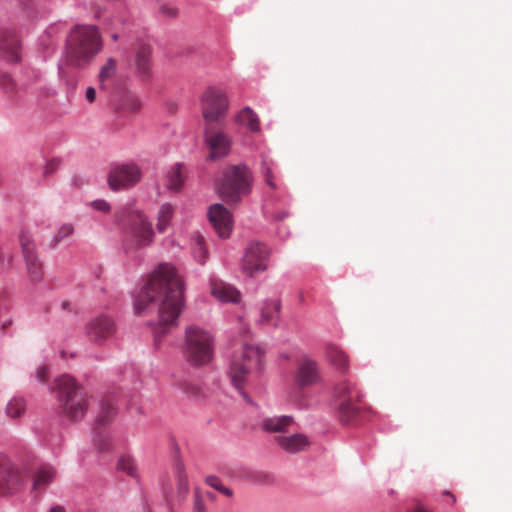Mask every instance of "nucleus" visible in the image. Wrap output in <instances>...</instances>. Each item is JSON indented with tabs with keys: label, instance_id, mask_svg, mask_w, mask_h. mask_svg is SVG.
<instances>
[{
	"label": "nucleus",
	"instance_id": "obj_29",
	"mask_svg": "<svg viewBox=\"0 0 512 512\" xmlns=\"http://www.w3.org/2000/svg\"><path fill=\"white\" fill-rule=\"evenodd\" d=\"M141 102L139 98L132 93H126L121 96L116 107L117 111L122 114L133 113L140 109Z\"/></svg>",
	"mask_w": 512,
	"mask_h": 512
},
{
	"label": "nucleus",
	"instance_id": "obj_33",
	"mask_svg": "<svg viewBox=\"0 0 512 512\" xmlns=\"http://www.w3.org/2000/svg\"><path fill=\"white\" fill-rule=\"evenodd\" d=\"M174 209L170 204H163L158 212V222H157V229L159 232H164L166 227L168 226L172 215H173Z\"/></svg>",
	"mask_w": 512,
	"mask_h": 512
},
{
	"label": "nucleus",
	"instance_id": "obj_10",
	"mask_svg": "<svg viewBox=\"0 0 512 512\" xmlns=\"http://www.w3.org/2000/svg\"><path fill=\"white\" fill-rule=\"evenodd\" d=\"M19 244L26 263L29 281L37 284L43 279V266L37 256L34 240L28 231H20Z\"/></svg>",
	"mask_w": 512,
	"mask_h": 512
},
{
	"label": "nucleus",
	"instance_id": "obj_24",
	"mask_svg": "<svg viewBox=\"0 0 512 512\" xmlns=\"http://www.w3.org/2000/svg\"><path fill=\"white\" fill-rule=\"evenodd\" d=\"M326 355L329 362L340 372L345 373L349 367V360L346 353L335 345H328Z\"/></svg>",
	"mask_w": 512,
	"mask_h": 512
},
{
	"label": "nucleus",
	"instance_id": "obj_20",
	"mask_svg": "<svg viewBox=\"0 0 512 512\" xmlns=\"http://www.w3.org/2000/svg\"><path fill=\"white\" fill-rule=\"evenodd\" d=\"M275 442L288 453H297L307 449L310 445L304 434H293L290 436H275Z\"/></svg>",
	"mask_w": 512,
	"mask_h": 512
},
{
	"label": "nucleus",
	"instance_id": "obj_4",
	"mask_svg": "<svg viewBox=\"0 0 512 512\" xmlns=\"http://www.w3.org/2000/svg\"><path fill=\"white\" fill-rule=\"evenodd\" d=\"M55 390L63 413L72 420L82 419L89 405L87 392L78 386L69 375H62L55 380Z\"/></svg>",
	"mask_w": 512,
	"mask_h": 512
},
{
	"label": "nucleus",
	"instance_id": "obj_50",
	"mask_svg": "<svg viewBox=\"0 0 512 512\" xmlns=\"http://www.w3.org/2000/svg\"><path fill=\"white\" fill-rule=\"evenodd\" d=\"M413 512H431L430 510H428L426 507H424L423 505H417L415 507V509L413 510Z\"/></svg>",
	"mask_w": 512,
	"mask_h": 512
},
{
	"label": "nucleus",
	"instance_id": "obj_52",
	"mask_svg": "<svg viewBox=\"0 0 512 512\" xmlns=\"http://www.w3.org/2000/svg\"><path fill=\"white\" fill-rule=\"evenodd\" d=\"M203 495H204V499H205V498H208V499H210V500H212V501H213V500H215V496H214V494H213V493H211V492H209V491H206L205 493H203Z\"/></svg>",
	"mask_w": 512,
	"mask_h": 512
},
{
	"label": "nucleus",
	"instance_id": "obj_41",
	"mask_svg": "<svg viewBox=\"0 0 512 512\" xmlns=\"http://www.w3.org/2000/svg\"><path fill=\"white\" fill-rule=\"evenodd\" d=\"M60 166V160L59 159H51L49 160L45 167H44V171H43V176L44 177H49L50 175H52Z\"/></svg>",
	"mask_w": 512,
	"mask_h": 512
},
{
	"label": "nucleus",
	"instance_id": "obj_22",
	"mask_svg": "<svg viewBox=\"0 0 512 512\" xmlns=\"http://www.w3.org/2000/svg\"><path fill=\"white\" fill-rule=\"evenodd\" d=\"M294 420L291 416L281 415L264 418L261 427L269 433H285L293 425Z\"/></svg>",
	"mask_w": 512,
	"mask_h": 512
},
{
	"label": "nucleus",
	"instance_id": "obj_54",
	"mask_svg": "<svg viewBox=\"0 0 512 512\" xmlns=\"http://www.w3.org/2000/svg\"><path fill=\"white\" fill-rule=\"evenodd\" d=\"M67 305H68V303H67V302H64V303H63V307H64V308H66V306H67Z\"/></svg>",
	"mask_w": 512,
	"mask_h": 512
},
{
	"label": "nucleus",
	"instance_id": "obj_40",
	"mask_svg": "<svg viewBox=\"0 0 512 512\" xmlns=\"http://www.w3.org/2000/svg\"><path fill=\"white\" fill-rule=\"evenodd\" d=\"M159 11L163 16L168 18H176L179 14L178 8L169 4H162L159 7Z\"/></svg>",
	"mask_w": 512,
	"mask_h": 512
},
{
	"label": "nucleus",
	"instance_id": "obj_43",
	"mask_svg": "<svg viewBox=\"0 0 512 512\" xmlns=\"http://www.w3.org/2000/svg\"><path fill=\"white\" fill-rule=\"evenodd\" d=\"M180 387L185 393H187L190 396L196 397L200 393V388L193 383L183 382Z\"/></svg>",
	"mask_w": 512,
	"mask_h": 512
},
{
	"label": "nucleus",
	"instance_id": "obj_37",
	"mask_svg": "<svg viewBox=\"0 0 512 512\" xmlns=\"http://www.w3.org/2000/svg\"><path fill=\"white\" fill-rule=\"evenodd\" d=\"M118 470L125 472L129 476H136V465L131 456L123 455L119 458L117 463Z\"/></svg>",
	"mask_w": 512,
	"mask_h": 512
},
{
	"label": "nucleus",
	"instance_id": "obj_32",
	"mask_svg": "<svg viewBox=\"0 0 512 512\" xmlns=\"http://www.w3.org/2000/svg\"><path fill=\"white\" fill-rule=\"evenodd\" d=\"M26 411V403L23 398L14 397L6 406V414L8 417L16 419L24 415Z\"/></svg>",
	"mask_w": 512,
	"mask_h": 512
},
{
	"label": "nucleus",
	"instance_id": "obj_5",
	"mask_svg": "<svg viewBox=\"0 0 512 512\" xmlns=\"http://www.w3.org/2000/svg\"><path fill=\"white\" fill-rule=\"evenodd\" d=\"M183 354L186 361L195 367L208 365L214 354V338L212 334L197 326L186 328Z\"/></svg>",
	"mask_w": 512,
	"mask_h": 512
},
{
	"label": "nucleus",
	"instance_id": "obj_13",
	"mask_svg": "<svg viewBox=\"0 0 512 512\" xmlns=\"http://www.w3.org/2000/svg\"><path fill=\"white\" fill-rule=\"evenodd\" d=\"M22 58V40L15 28H0V59L6 63L17 64Z\"/></svg>",
	"mask_w": 512,
	"mask_h": 512
},
{
	"label": "nucleus",
	"instance_id": "obj_16",
	"mask_svg": "<svg viewBox=\"0 0 512 512\" xmlns=\"http://www.w3.org/2000/svg\"><path fill=\"white\" fill-rule=\"evenodd\" d=\"M205 143L210 150L211 158H220L228 154L231 138L222 126H207L204 128Z\"/></svg>",
	"mask_w": 512,
	"mask_h": 512
},
{
	"label": "nucleus",
	"instance_id": "obj_6",
	"mask_svg": "<svg viewBox=\"0 0 512 512\" xmlns=\"http://www.w3.org/2000/svg\"><path fill=\"white\" fill-rule=\"evenodd\" d=\"M117 219L131 247L142 248L152 243V225L140 210L123 208L117 213Z\"/></svg>",
	"mask_w": 512,
	"mask_h": 512
},
{
	"label": "nucleus",
	"instance_id": "obj_12",
	"mask_svg": "<svg viewBox=\"0 0 512 512\" xmlns=\"http://www.w3.org/2000/svg\"><path fill=\"white\" fill-rule=\"evenodd\" d=\"M116 332L114 320L104 314L91 318L85 326V335L89 342L102 345L110 340Z\"/></svg>",
	"mask_w": 512,
	"mask_h": 512
},
{
	"label": "nucleus",
	"instance_id": "obj_47",
	"mask_svg": "<svg viewBox=\"0 0 512 512\" xmlns=\"http://www.w3.org/2000/svg\"><path fill=\"white\" fill-rule=\"evenodd\" d=\"M85 98L89 103H93L96 99V90L93 87L86 89Z\"/></svg>",
	"mask_w": 512,
	"mask_h": 512
},
{
	"label": "nucleus",
	"instance_id": "obj_28",
	"mask_svg": "<svg viewBox=\"0 0 512 512\" xmlns=\"http://www.w3.org/2000/svg\"><path fill=\"white\" fill-rule=\"evenodd\" d=\"M236 122L247 127L251 132H258L260 129L259 118L250 108H243L236 116Z\"/></svg>",
	"mask_w": 512,
	"mask_h": 512
},
{
	"label": "nucleus",
	"instance_id": "obj_35",
	"mask_svg": "<svg viewBox=\"0 0 512 512\" xmlns=\"http://www.w3.org/2000/svg\"><path fill=\"white\" fill-rule=\"evenodd\" d=\"M74 233V227L70 223H65L59 227L51 240V246L56 247L63 240L71 237Z\"/></svg>",
	"mask_w": 512,
	"mask_h": 512
},
{
	"label": "nucleus",
	"instance_id": "obj_49",
	"mask_svg": "<svg viewBox=\"0 0 512 512\" xmlns=\"http://www.w3.org/2000/svg\"><path fill=\"white\" fill-rule=\"evenodd\" d=\"M443 497L447 498V501H446L447 504L453 505L456 502L455 495H453L449 491H444L443 492Z\"/></svg>",
	"mask_w": 512,
	"mask_h": 512
},
{
	"label": "nucleus",
	"instance_id": "obj_45",
	"mask_svg": "<svg viewBox=\"0 0 512 512\" xmlns=\"http://www.w3.org/2000/svg\"><path fill=\"white\" fill-rule=\"evenodd\" d=\"M205 483L210 487L214 488L215 490L222 484L221 480L214 475L207 476L205 478Z\"/></svg>",
	"mask_w": 512,
	"mask_h": 512
},
{
	"label": "nucleus",
	"instance_id": "obj_46",
	"mask_svg": "<svg viewBox=\"0 0 512 512\" xmlns=\"http://www.w3.org/2000/svg\"><path fill=\"white\" fill-rule=\"evenodd\" d=\"M37 378L39 381L44 382L48 378L47 367L41 366L37 369Z\"/></svg>",
	"mask_w": 512,
	"mask_h": 512
},
{
	"label": "nucleus",
	"instance_id": "obj_3",
	"mask_svg": "<svg viewBox=\"0 0 512 512\" xmlns=\"http://www.w3.org/2000/svg\"><path fill=\"white\" fill-rule=\"evenodd\" d=\"M253 176L246 165H230L217 185L219 196L228 204H237L251 192Z\"/></svg>",
	"mask_w": 512,
	"mask_h": 512
},
{
	"label": "nucleus",
	"instance_id": "obj_38",
	"mask_svg": "<svg viewBox=\"0 0 512 512\" xmlns=\"http://www.w3.org/2000/svg\"><path fill=\"white\" fill-rule=\"evenodd\" d=\"M0 88L7 94L16 92V84L8 72L0 70Z\"/></svg>",
	"mask_w": 512,
	"mask_h": 512
},
{
	"label": "nucleus",
	"instance_id": "obj_48",
	"mask_svg": "<svg viewBox=\"0 0 512 512\" xmlns=\"http://www.w3.org/2000/svg\"><path fill=\"white\" fill-rule=\"evenodd\" d=\"M216 490L227 497H231L233 495V491L230 488L223 486L222 484L219 487H217Z\"/></svg>",
	"mask_w": 512,
	"mask_h": 512
},
{
	"label": "nucleus",
	"instance_id": "obj_17",
	"mask_svg": "<svg viewBox=\"0 0 512 512\" xmlns=\"http://www.w3.org/2000/svg\"><path fill=\"white\" fill-rule=\"evenodd\" d=\"M321 372L316 361L303 358L299 361L294 374V381L298 388H306L321 382Z\"/></svg>",
	"mask_w": 512,
	"mask_h": 512
},
{
	"label": "nucleus",
	"instance_id": "obj_34",
	"mask_svg": "<svg viewBox=\"0 0 512 512\" xmlns=\"http://www.w3.org/2000/svg\"><path fill=\"white\" fill-rule=\"evenodd\" d=\"M116 73V61L109 58L106 63L101 67L99 72V82L101 88L104 87L105 82L111 79Z\"/></svg>",
	"mask_w": 512,
	"mask_h": 512
},
{
	"label": "nucleus",
	"instance_id": "obj_51",
	"mask_svg": "<svg viewBox=\"0 0 512 512\" xmlns=\"http://www.w3.org/2000/svg\"><path fill=\"white\" fill-rule=\"evenodd\" d=\"M49 512H66L62 506H55L50 509Z\"/></svg>",
	"mask_w": 512,
	"mask_h": 512
},
{
	"label": "nucleus",
	"instance_id": "obj_26",
	"mask_svg": "<svg viewBox=\"0 0 512 512\" xmlns=\"http://www.w3.org/2000/svg\"><path fill=\"white\" fill-rule=\"evenodd\" d=\"M56 472L50 465H43L37 469L34 475L33 489L43 490L54 479Z\"/></svg>",
	"mask_w": 512,
	"mask_h": 512
},
{
	"label": "nucleus",
	"instance_id": "obj_36",
	"mask_svg": "<svg viewBox=\"0 0 512 512\" xmlns=\"http://www.w3.org/2000/svg\"><path fill=\"white\" fill-rule=\"evenodd\" d=\"M261 172L265 178L266 184L272 188L276 189L277 185L275 183V175H274V163L270 160H263Z\"/></svg>",
	"mask_w": 512,
	"mask_h": 512
},
{
	"label": "nucleus",
	"instance_id": "obj_21",
	"mask_svg": "<svg viewBox=\"0 0 512 512\" xmlns=\"http://www.w3.org/2000/svg\"><path fill=\"white\" fill-rule=\"evenodd\" d=\"M151 54L152 50L149 45L142 44L136 50L135 67L137 74L142 79H148L151 74Z\"/></svg>",
	"mask_w": 512,
	"mask_h": 512
},
{
	"label": "nucleus",
	"instance_id": "obj_9",
	"mask_svg": "<svg viewBox=\"0 0 512 512\" xmlns=\"http://www.w3.org/2000/svg\"><path fill=\"white\" fill-rule=\"evenodd\" d=\"M360 392L356 384L348 379L340 380L334 387L333 398L341 421L347 423L358 413Z\"/></svg>",
	"mask_w": 512,
	"mask_h": 512
},
{
	"label": "nucleus",
	"instance_id": "obj_30",
	"mask_svg": "<svg viewBox=\"0 0 512 512\" xmlns=\"http://www.w3.org/2000/svg\"><path fill=\"white\" fill-rule=\"evenodd\" d=\"M167 186L170 190L178 191L184 183L183 165L176 164L167 174Z\"/></svg>",
	"mask_w": 512,
	"mask_h": 512
},
{
	"label": "nucleus",
	"instance_id": "obj_1",
	"mask_svg": "<svg viewBox=\"0 0 512 512\" xmlns=\"http://www.w3.org/2000/svg\"><path fill=\"white\" fill-rule=\"evenodd\" d=\"M156 300L159 301V321L155 329L158 341L170 328L177 325L184 308L183 282L171 264L162 263L153 271L149 281L135 298V312L141 314Z\"/></svg>",
	"mask_w": 512,
	"mask_h": 512
},
{
	"label": "nucleus",
	"instance_id": "obj_19",
	"mask_svg": "<svg viewBox=\"0 0 512 512\" xmlns=\"http://www.w3.org/2000/svg\"><path fill=\"white\" fill-rule=\"evenodd\" d=\"M115 415V409L113 405L104 400L100 404V411L97 416L96 425L102 426L109 422V420ZM94 445L99 452H105L110 448V440L106 433L98 431V427L94 429Z\"/></svg>",
	"mask_w": 512,
	"mask_h": 512
},
{
	"label": "nucleus",
	"instance_id": "obj_2",
	"mask_svg": "<svg viewBox=\"0 0 512 512\" xmlns=\"http://www.w3.org/2000/svg\"><path fill=\"white\" fill-rule=\"evenodd\" d=\"M101 47V37L96 26L78 25L67 37L64 62L71 67H83L95 57Z\"/></svg>",
	"mask_w": 512,
	"mask_h": 512
},
{
	"label": "nucleus",
	"instance_id": "obj_39",
	"mask_svg": "<svg viewBox=\"0 0 512 512\" xmlns=\"http://www.w3.org/2000/svg\"><path fill=\"white\" fill-rule=\"evenodd\" d=\"M194 512H207L206 503L204 500L203 492L199 489L194 493Z\"/></svg>",
	"mask_w": 512,
	"mask_h": 512
},
{
	"label": "nucleus",
	"instance_id": "obj_53",
	"mask_svg": "<svg viewBox=\"0 0 512 512\" xmlns=\"http://www.w3.org/2000/svg\"><path fill=\"white\" fill-rule=\"evenodd\" d=\"M112 38H113V40H114V41H116V40L118 39V35H117V34H114V35L112 36Z\"/></svg>",
	"mask_w": 512,
	"mask_h": 512
},
{
	"label": "nucleus",
	"instance_id": "obj_44",
	"mask_svg": "<svg viewBox=\"0 0 512 512\" xmlns=\"http://www.w3.org/2000/svg\"><path fill=\"white\" fill-rule=\"evenodd\" d=\"M178 487H179L180 492H187V490H188L187 477L181 471H179V475H178Z\"/></svg>",
	"mask_w": 512,
	"mask_h": 512
},
{
	"label": "nucleus",
	"instance_id": "obj_18",
	"mask_svg": "<svg viewBox=\"0 0 512 512\" xmlns=\"http://www.w3.org/2000/svg\"><path fill=\"white\" fill-rule=\"evenodd\" d=\"M208 219L219 237L230 236L233 227L232 215L224 205L219 203L211 205L208 210Z\"/></svg>",
	"mask_w": 512,
	"mask_h": 512
},
{
	"label": "nucleus",
	"instance_id": "obj_15",
	"mask_svg": "<svg viewBox=\"0 0 512 512\" xmlns=\"http://www.w3.org/2000/svg\"><path fill=\"white\" fill-rule=\"evenodd\" d=\"M23 482L20 469L8 458L0 456V495L16 493L22 488Z\"/></svg>",
	"mask_w": 512,
	"mask_h": 512
},
{
	"label": "nucleus",
	"instance_id": "obj_8",
	"mask_svg": "<svg viewBox=\"0 0 512 512\" xmlns=\"http://www.w3.org/2000/svg\"><path fill=\"white\" fill-rule=\"evenodd\" d=\"M263 352L257 345L246 344L241 355L234 357L228 371L233 386L241 389L249 372L260 369Z\"/></svg>",
	"mask_w": 512,
	"mask_h": 512
},
{
	"label": "nucleus",
	"instance_id": "obj_25",
	"mask_svg": "<svg viewBox=\"0 0 512 512\" xmlns=\"http://www.w3.org/2000/svg\"><path fill=\"white\" fill-rule=\"evenodd\" d=\"M5 261H6V255L0 249V270L4 267ZM8 296H9L8 290L5 287L0 286V321H1L0 330L2 332H4L7 328H9L12 325L11 318L8 317V318H5L2 320L3 312L8 311V309H9L8 305L5 303Z\"/></svg>",
	"mask_w": 512,
	"mask_h": 512
},
{
	"label": "nucleus",
	"instance_id": "obj_14",
	"mask_svg": "<svg viewBox=\"0 0 512 512\" xmlns=\"http://www.w3.org/2000/svg\"><path fill=\"white\" fill-rule=\"evenodd\" d=\"M269 250L265 244L251 243L245 250L242 260V270L248 276H255L267 269Z\"/></svg>",
	"mask_w": 512,
	"mask_h": 512
},
{
	"label": "nucleus",
	"instance_id": "obj_23",
	"mask_svg": "<svg viewBox=\"0 0 512 512\" xmlns=\"http://www.w3.org/2000/svg\"><path fill=\"white\" fill-rule=\"evenodd\" d=\"M212 295L220 301L237 303L240 300V292L230 284L215 282L211 287Z\"/></svg>",
	"mask_w": 512,
	"mask_h": 512
},
{
	"label": "nucleus",
	"instance_id": "obj_7",
	"mask_svg": "<svg viewBox=\"0 0 512 512\" xmlns=\"http://www.w3.org/2000/svg\"><path fill=\"white\" fill-rule=\"evenodd\" d=\"M200 102L205 127L223 126L229 108L225 91L217 86H209L203 92Z\"/></svg>",
	"mask_w": 512,
	"mask_h": 512
},
{
	"label": "nucleus",
	"instance_id": "obj_27",
	"mask_svg": "<svg viewBox=\"0 0 512 512\" xmlns=\"http://www.w3.org/2000/svg\"><path fill=\"white\" fill-rule=\"evenodd\" d=\"M281 303L279 300L266 301L261 309V322L276 325L279 319Z\"/></svg>",
	"mask_w": 512,
	"mask_h": 512
},
{
	"label": "nucleus",
	"instance_id": "obj_42",
	"mask_svg": "<svg viewBox=\"0 0 512 512\" xmlns=\"http://www.w3.org/2000/svg\"><path fill=\"white\" fill-rule=\"evenodd\" d=\"M90 205L93 209L103 212V213H108L111 210L110 204L103 199L95 200V201L91 202Z\"/></svg>",
	"mask_w": 512,
	"mask_h": 512
},
{
	"label": "nucleus",
	"instance_id": "obj_11",
	"mask_svg": "<svg viewBox=\"0 0 512 512\" xmlns=\"http://www.w3.org/2000/svg\"><path fill=\"white\" fill-rule=\"evenodd\" d=\"M142 172L135 163L117 165L111 169L108 184L111 190L119 191L135 186L141 179Z\"/></svg>",
	"mask_w": 512,
	"mask_h": 512
},
{
	"label": "nucleus",
	"instance_id": "obj_31",
	"mask_svg": "<svg viewBox=\"0 0 512 512\" xmlns=\"http://www.w3.org/2000/svg\"><path fill=\"white\" fill-rule=\"evenodd\" d=\"M192 252L196 261L200 264H204L207 259V249L205 246L204 238L197 234L192 239Z\"/></svg>",
	"mask_w": 512,
	"mask_h": 512
}]
</instances>
